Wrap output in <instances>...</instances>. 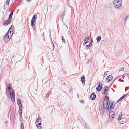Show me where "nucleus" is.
Here are the masks:
<instances>
[{"label": "nucleus", "mask_w": 129, "mask_h": 129, "mask_svg": "<svg viewBox=\"0 0 129 129\" xmlns=\"http://www.w3.org/2000/svg\"><path fill=\"white\" fill-rule=\"evenodd\" d=\"M72 129H73V128H72Z\"/></svg>", "instance_id": "680f3d73"}, {"label": "nucleus", "mask_w": 129, "mask_h": 129, "mask_svg": "<svg viewBox=\"0 0 129 129\" xmlns=\"http://www.w3.org/2000/svg\"><path fill=\"white\" fill-rule=\"evenodd\" d=\"M103 94H105L106 95H107V93L106 91L105 92V91H104V92L103 93Z\"/></svg>", "instance_id": "58836bf2"}, {"label": "nucleus", "mask_w": 129, "mask_h": 129, "mask_svg": "<svg viewBox=\"0 0 129 129\" xmlns=\"http://www.w3.org/2000/svg\"><path fill=\"white\" fill-rule=\"evenodd\" d=\"M10 39V38L9 37L8 33H6L4 37V41L6 43H7L9 41Z\"/></svg>", "instance_id": "7ed1b4c3"}, {"label": "nucleus", "mask_w": 129, "mask_h": 129, "mask_svg": "<svg viewBox=\"0 0 129 129\" xmlns=\"http://www.w3.org/2000/svg\"><path fill=\"white\" fill-rule=\"evenodd\" d=\"M128 16H125V19H125V20H125H125H126L127 19V17H128Z\"/></svg>", "instance_id": "79ce46f5"}, {"label": "nucleus", "mask_w": 129, "mask_h": 129, "mask_svg": "<svg viewBox=\"0 0 129 129\" xmlns=\"http://www.w3.org/2000/svg\"><path fill=\"white\" fill-rule=\"evenodd\" d=\"M8 86V92L10 93V92H11V87L10 86V85L9 84H8L7 85Z\"/></svg>", "instance_id": "9b49d317"}, {"label": "nucleus", "mask_w": 129, "mask_h": 129, "mask_svg": "<svg viewBox=\"0 0 129 129\" xmlns=\"http://www.w3.org/2000/svg\"><path fill=\"white\" fill-rule=\"evenodd\" d=\"M13 30H13V29H12V30H10V29H9L7 33H8V34L9 36V34H10L9 37L10 38L12 36L13 34Z\"/></svg>", "instance_id": "0eeeda50"}, {"label": "nucleus", "mask_w": 129, "mask_h": 129, "mask_svg": "<svg viewBox=\"0 0 129 129\" xmlns=\"http://www.w3.org/2000/svg\"><path fill=\"white\" fill-rule=\"evenodd\" d=\"M81 81L82 83L84 82L85 81V77L84 76H82L81 78Z\"/></svg>", "instance_id": "ddd939ff"}, {"label": "nucleus", "mask_w": 129, "mask_h": 129, "mask_svg": "<svg viewBox=\"0 0 129 129\" xmlns=\"http://www.w3.org/2000/svg\"><path fill=\"white\" fill-rule=\"evenodd\" d=\"M14 29V27L13 26V25H12L9 29H10V30H11L12 29H12Z\"/></svg>", "instance_id": "2f4dec72"}, {"label": "nucleus", "mask_w": 129, "mask_h": 129, "mask_svg": "<svg viewBox=\"0 0 129 129\" xmlns=\"http://www.w3.org/2000/svg\"><path fill=\"white\" fill-rule=\"evenodd\" d=\"M62 73L64 74H66V71L65 70H62Z\"/></svg>", "instance_id": "7c9ffc66"}, {"label": "nucleus", "mask_w": 129, "mask_h": 129, "mask_svg": "<svg viewBox=\"0 0 129 129\" xmlns=\"http://www.w3.org/2000/svg\"><path fill=\"white\" fill-rule=\"evenodd\" d=\"M125 23H124V25H125Z\"/></svg>", "instance_id": "6e6d98bb"}, {"label": "nucleus", "mask_w": 129, "mask_h": 129, "mask_svg": "<svg viewBox=\"0 0 129 129\" xmlns=\"http://www.w3.org/2000/svg\"><path fill=\"white\" fill-rule=\"evenodd\" d=\"M10 34H9V35L10 36Z\"/></svg>", "instance_id": "052dcab7"}, {"label": "nucleus", "mask_w": 129, "mask_h": 129, "mask_svg": "<svg viewBox=\"0 0 129 129\" xmlns=\"http://www.w3.org/2000/svg\"><path fill=\"white\" fill-rule=\"evenodd\" d=\"M121 99H120V98L118 100V101H117V102H119V101H121Z\"/></svg>", "instance_id": "c03bdc74"}, {"label": "nucleus", "mask_w": 129, "mask_h": 129, "mask_svg": "<svg viewBox=\"0 0 129 129\" xmlns=\"http://www.w3.org/2000/svg\"><path fill=\"white\" fill-rule=\"evenodd\" d=\"M86 44H85V43H84L83 45H85Z\"/></svg>", "instance_id": "603ef678"}, {"label": "nucleus", "mask_w": 129, "mask_h": 129, "mask_svg": "<svg viewBox=\"0 0 129 129\" xmlns=\"http://www.w3.org/2000/svg\"><path fill=\"white\" fill-rule=\"evenodd\" d=\"M104 91H105V92L106 91H107L109 88L108 86H105L104 87Z\"/></svg>", "instance_id": "a211bd4d"}, {"label": "nucleus", "mask_w": 129, "mask_h": 129, "mask_svg": "<svg viewBox=\"0 0 129 129\" xmlns=\"http://www.w3.org/2000/svg\"><path fill=\"white\" fill-rule=\"evenodd\" d=\"M127 95V94H124L123 96L120 98V99L121 100L124 99Z\"/></svg>", "instance_id": "b1692460"}, {"label": "nucleus", "mask_w": 129, "mask_h": 129, "mask_svg": "<svg viewBox=\"0 0 129 129\" xmlns=\"http://www.w3.org/2000/svg\"><path fill=\"white\" fill-rule=\"evenodd\" d=\"M119 77H118L117 78H115V79H114V80L113 82H114V81H115V80L116 79H117V78H119Z\"/></svg>", "instance_id": "a18cd8bd"}, {"label": "nucleus", "mask_w": 129, "mask_h": 129, "mask_svg": "<svg viewBox=\"0 0 129 129\" xmlns=\"http://www.w3.org/2000/svg\"><path fill=\"white\" fill-rule=\"evenodd\" d=\"M80 102L81 103H84V101L82 100H81L80 101Z\"/></svg>", "instance_id": "e433bc0d"}, {"label": "nucleus", "mask_w": 129, "mask_h": 129, "mask_svg": "<svg viewBox=\"0 0 129 129\" xmlns=\"http://www.w3.org/2000/svg\"><path fill=\"white\" fill-rule=\"evenodd\" d=\"M37 18V15L36 14L34 15L32 18V20H36Z\"/></svg>", "instance_id": "4be33fe9"}, {"label": "nucleus", "mask_w": 129, "mask_h": 129, "mask_svg": "<svg viewBox=\"0 0 129 129\" xmlns=\"http://www.w3.org/2000/svg\"><path fill=\"white\" fill-rule=\"evenodd\" d=\"M50 35H49V36H50V37H51V32H50Z\"/></svg>", "instance_id": "3c124183"}, {"label": "nucleus", "mask_w": 129, "mask_h": 129, "mask_svg": "<svg viewBox=\"0 0 129 129\" xmlns=\"http://www.w3.org/2000/svg\"><path fill=\"white\" fill-rule=\"evenodd\" d=\"M121 79H119V81H121Z\"/></svg>", "instance_id": "de8ad7c7"}, {"label": "nucleus", "mask_w": 129, "mask_h": 129, "mask_svg": "<svg viewBox=\"0 0 129 129\" xmlns=\"http://www.w3.org/2000/svg\"><path fill=\"white\" fill-rule=\"evenodd\" d=\"M71 91L70 90L69 91V92L70 93L71 92Z\"/></svg>", "instance_id": "09e8293b"}, {"label": "nucleus", "mask_w": 129, "mask_h": 129, "mask_svg": "<svg viewBox=\"0 0 129 129\" xmlns=\"http://www.w3.org/2000/svg\"><path fill=\"white\" fill-rule=\"evenodd\" d=\"M105 98L104 99V100H103V104H104V102H105Z\"/></svg>", "instance_id": "37998d69"}, {"label": "nucleus", "mask_w": 129, "mask_h": 129, "mask_svg": "<svg viewBox=\"0 0 129 129\" xmlns=\"http://www.w3.org/2000/svg\"><path fill=\"white\" fill-rule=\"evenodd\" d=\"M90 37H91V35H90V36L89 37H88L87 38H86V39H87L88 40H89L90 39Z\"/></svg>", "instance_id": "ea45409f"}, {"label": "nucleus", "mask_w": 129, "mask_h": 129, "mask_svg": "<svg viewBox=\"0 0 129 129\" xmlns=\"http://www.w3.org/2000/svg\"><path fill=\"white\" fill-rule=\"evenodd\" d=\"M10 95L11 100L13 102H14L15 100V95L14 92L13 91H12Z\"/></svg>", "instance_id": "20e7f679"}, {"label": "nucleus", "mask_w": 129, "mask_h": 129, "mask_svg": "<svg viewBox=\"0 0 129 129\" xmlns=\"http://www.w3.org/2000/svg\"><path fill=\"white\" fill-rule=\"evenodd\" d=\"M118 119L119 120H121L122 119V115L121 114H120L119 115L118 117Z\"/></svg>", "instance_id": "5701e85b"}, {"label": "nucleus", "mask_w": 129, "mask_h": 129, "mask_svg": "<svg viewBox=\"0 0 129 129\" xmlns=\"http://www.w3.org/2000/svg\"><path fill=\"white\" fill-rule=\"evenodd\" d=\"M90 98L91 99L94 100L96 98V95L95 93H92L90 96Z\"/></svg>", "instance_id": "6e6552de"}, {"label": "nucleus", "mask_w": 129, "mask_h": 129, "mask_svg": "<svg viewBox=\"0 0 129 129\" xmlns=\"http://www.w3.org/2000/svg\"><path fill=\"white\" fill-rule=\"evenodd\" d=\"M111 80H110V78H106V82L108 83Z\"/></svg>", "instance_id": "412c9836"}, {"label": "nucleus", "mask_w": 129, "mask_h": 129, "mask_svg": "<svg viewBox=\"0 0 129 129\" xmlns=\"http://www.w3.org/2000/svg\"><path fill=\"white\" fill-rule=\"evenodd\" d=\"M50 38H51V41L52 42V44L53 46V48H54V43H53V42H52V39H51V37H50Z\"/></svg>", "instance_id": "473e14b6"}, {"label": "nucleus", "mask_w": 129, "mask_h": 129, "mask_svg": "<svg viewBox=\"0 0 129 129\" xmlns=\"http://www.w3.org/2000/svg\"><path fill=\"white\" fill-rule=\"evenodd\" d=\"M11 20L8 19L7 21H5L3 23V25H8V24H9L10 22V21Z\"/></svg>", "instance_id": "9d476101"}, {"label": "nucleus", "mask_w": 129, "mask_h": 129, "mask_svg": "<svg viewBox=\"0 0 129 129\" xmlns=\"http://www.w3.org/2000/svg\"><path fill=\"white\" fill-rule=\"evenodd\" d=\"M81 119V120H80L81 123L84 125V124H85V125H86L85 123L84 122V121L82 119V118H81V119Z\"/></svg>", "instance_id": "aec40b11"}, {"label": "nucleus", "mask_w": 129, "mask_h": 129, "mask_svg": "<svg viewBox=\"0 0 129 129\" xmlns=\"http://www.w3.org/2000/svg\"><path fill=\"white\" fill-rule=\"evenodd\" d=\"M21 129H24V126L23 123H22L21 124Z\"/></svg>", "instance_id": "c756f323"}, {"label": "nucleus", "mask_w": 129, "mask_h": 129, "mask_svg": "<svg viewBox=\"0 0 129 129\" xmlns=\"http://www.w3.org/2000/svg\"><path fill=\"white\" fill-rule=\"evenodd\" d=\"M61 39L62 40V41L63 42L65 43V41L64 39L63 36H62Z\"/></svg>", "instance_id": "c85d7f7f"}, {"label": "nucleus", "mask_w": 129, "mask_h": 129, "mask_svg": "<svg viewBox=\"0 0 129 129\" xmlns=\"http://www.w3.org/2000/svg\"><path fill=\"white\" fill-rule=\"evenodd\" d=\"M126 90H125V91H126Z\"/></svg>", "instance_id": "bf43d9fd"}, {"label": "nucleus", "mask_w": 129, "mask_h": 129, "mask_svg": "<svg viewBox=\"0 0 129 129\" xmlns=\"http://www.w3.org/2000/svg\"><path fill=\"white\" fill-rule=\"evenodd\" d=\"M36 20H32L31 21V25L33 26H34L35 25V23L36 22Z\"/></svg>", "instance_id": "dca6fc26"}, {"label": "nucleus", "mask_w": 129, "mask_h": 129, "mask_svg": "<svg viewBox=\"0 0 129 129\" xmlns=\"http://www.w3.org/2000/svg\"><path fill=\"white\" fill-rule=\"evenodd\" d=\"M122 0H114L113 4L114 7L117 9H119L121 5Z\"/></svg>", "instance_id": "f257e3e1"}, {"label": "nucleus", "mask_w": 129, "mask_h": 129, "mask_svg": "<svg viewBox=\"0 0 129 129\" xmlns=\"http://www.w3.org/2000/svg\"><path fill=\"white\" fill-rule=\"evenodd\" d=\"M19 113H22V105H21V106H19Z\"/></svg>", "instance_id": "4468645a"}, {"label": "nucleus", "mask_w": 129, "mask_h": 129, "mask_svg": "<svg viewBox=\"0 0 129 129\" xmlns=\"http://www.w3.org/2000/svg\"><path fill=\"white\" fill-rule=\"evenodd\" d=\"M41 119L39 118H38L36 122V124L38 129H41Z\"/></svg>", "instance_id": "f03ea898"}, {"label": "nucleus", "mask_w": 129, "mask_h": 129, "mask_svg": "<svg viewBox=\"0 0 129 129\" xmlns=\"http://www.w3.org/2000/svg\"><path fill=\"white\" fill-rule=\"evenodd\" d=\"M81 118H82L80 116H78V119L79 120H81V119H81Z\"/></svg>", "instance_id": "4c0bfd02"}, {"label": "nucleus", "mask_w": 129, "mask_h": 129, "mask_svg": "<svg viewBox=\"0 0 129 129\" xmlns=\"http://www.w3.org/2000/svg\"><path fill=\"white\" fill-rule=\"evenodd\" d=\"M68 88V89H69V90H70V88Z\"/></svg>", "instance_id": "4d7b16f0"}, {"label": "nucleus", "mask_w": 129, "mask_h": 129, "mask_svg": "<svg viewBox=\"0 0 129 129\" xmlns=\"http://www.w3.org/2000/svg\"><path fill=\"white\" fill-rule=\"evenodd\" d=\"M107 74L106 73H105L104 74V75L105 76H106L107 75Z\"/></svg>", "instance_id": "49530a36"}, {"label": "nucleus", "mask_w": 129, "mask_h": 129, "mask_svg": "<svg viewBox=\"0 0 129 129\" xmlns=\"http://www.w3.org/2000/svg\"><path fill=\"white\" fill-rule=\"evenodd\" d=\"M91 46L89 45H88L86 46H85V48L86 49H90V48H89V47H90Z\"/></svg>", "instance_id": "a878e982"}, {"label": "nucleus", "mask_w": 129, "mask_h": 129, "mask_svg": "<svg viewBox=\"0 0 129 129\" xmlns=\"http://www.w3.org/2000/svg\"><path fill=\"white\" fill-rule=\"evenodd\" d=\"M110 104V103L109 104L108 107V110H109V111H110L112 109H113L114 107V106L115 105V104H114V106H113V102L112 103H111L110 106V107H109V104Z\"/></svg>", "instance_id": "423d86ee"}, {"label": "nucleus", "mask_w": 129, "mask_h": 129, "mask_svg": "<svg viewBox=\"0 0 129 129\" xmlns=\"http://www.w3.org/2000/svg\"><path fill=\"white\" fill-rule=\"evenodd\" d=\"M124 67H122L121 68V70L122 71H123L124 70Z\"/></svg>", "instance_id": "a19ab883"}, {"label": "nucleus", "mask_w": 129, "mask_h": 129, "mask_svg": "<svg viewBox=\"0 0 129 129\" xmlns=\"http://www.w3.org/2000/svg\"><path fill=\"white\" fill-rule=\"evenodd\" d=\"M64 15H65V13H63L62 14V15H61V16L62 18H64Z\"/></svg>", "instance_id": "c9c22d12"}, {"label": "nucleus", "mask_w": 129, "mask_h": 129, "mask_svg": "<svg viewBox=\"0 0 129 129\" xmlns=\"http://www.w3.org/2000/svg\"><path fill=\"white\" fill-rule=\"evenodd\" d=\"M17 103L19 105V106H21V105H22V104H21V101L19 99H18Z\"/></svg>", "instance_id": "6ab92c4d"}, {"label": "nucleus", "mask_w": 129, "mask_h": 129, "mask_svg": "<svg viewBox=\"0 0 129 129\" xmlns=\"http://www.w3.org/2000/svg\"><path fill=\"white\" fill-rule=\"evenodd\" d=\"M64 91L65 92V93H66L67 94V95H68V94H67V93H66V92Z\"/></svg>", "instance_id": "864d4df0"}, {"label": "nucleus", "mask_w": 129, "mask_h": 129, "mask_svg": "<svg viewBox=\"0 0 129 129\" xmlns=\"http://www.w3.org/2000/svg\"><path fill=\"white\" fill-rule=\"evenodd\" d=\"M113 76L111 75H109L107 76V78H110V80H111L113 79Z\"/></svg>", "instance_id": "393cba45"}, {"label": "nucleus", "mask_w": 129, "mask_h": 129, "mask_svg": "<svg viewBox=\"0 0 129 129\" xmlns=\"http://www.w3.org/2000/svg\"><path fill=\"white\" fill-rule=\"evenodd\" d=\"M92 38H91V42H90L89 45L90 46H91L92 45V42H93Z\"/></svg>", "instance_id": "bb28decb"}, {"label": "nucleus", "mask_w": 129, "mask_h": 129, "mask_svg": "<svg viewBox=\"0 0 129 129\" xmlns=\"http://www.w3.org/2000/svg\"><path fill=\"white\" fill-rule=\"evenodd\" d=\"M123 123H121V124H123Z\"/></svg>", "instance_id": "13d9d810"}, {"label": "nucleus", "mask_w": 129, "mask_h": 129, "mask_svg": "<svg viewBox=\"0 0 129 129\" xmlns=\"http://www.w3.org/2000/svg\"><path fill=\"white\" fill-rule=\"evenodd\" d=\"M109 98L108 97L107 99V100H106V102H107V103H108V102H109Z\"/></svg>", "instance_id": "f704fd0d"}, {"label": "nucleus", "mask_w": 129, "mask_h": 129, "mask_svg": "<svg viewBox=\"0 0 129 129\" xmlns=\"http://www.w3.org/2000/svg\"><path fill=\"white\" fill-rule=\"evenodd\" d=\"M109 116L110 119H112L114 116V113H109Z\"/></svg>", "instance_id": "1a4fd4ad"}, {"label": "nucleus", "mask_w": 129, "mask_h": 129, "mask_svg": "<svg viewBox=\"0 0 129 129\" xmlns=\"http://www.w3.org/2000/svg\"><path fill=\"white\" fill-rule=\"evenodd\" d=\"M77 95H78V97H79V95H78V94H77Z\"/></svg>", "instance_id": "5fc2aeb1"}, {"label": "nucleus", "mask_w": 129, "mask_h": 129, "mask_svg": "<svg viewBox=\"0 0 129 129\" xmlns=\"http://www.w3.org/2000/svg\"><path fill=\"white\" fill-rule=\"evenodd\" d=\"M101 39V37L100 36H99L96 38V40L98 42H99Z\"/></svg>", "instance_id": "f3484780"}, {"label": "nucleus", "mask_w": 129, "mask_h": 129, "mask_svg": "<svg viewBox=\"0 0 129 129\" xmlns=\"http://www.w3.org/2000/svg\"><path fill=\"white\" fill-rule=\"evenodd\" d=\"M108 103H106V105L105 106V105L104 104H103V108L105 109H108V107L109 104H108Z\"/></svg>", "instance_id": "2eb2a0df"}, {"label": "nucleus", "mask_w": 129, "mask_h": 129, "mask_svg": "<svg viewBox=\"0 0 129 129\" xmlns=\"http://www.w3.org/2000/svg\"><path fill=\"white\" fill-rule=\"evenodd\" d=\"M113 112V111H111V112H110L109 113H111L112 112Z\"/></svg>", "instance_id": "8fccbe9b"}, {"label": "nucleus", "mask_w": 129, "mask_h": 129, "mask_svg": "<svg viewBox=\"0 0 129 129\" xmlns=\"http://www.w3.org/2000/svg\"><path fill=\"white\" fill-rule=\"evenodd\" d=\"M10 0H7L6 4L7 6H8Z\"/></svg>", "instance_id": "cd10ccee"}, {"label": "nucleus", "mask_w": 129, "mask_h": 129, "mask_svg": "<svg viewBox=\"0 0 129 129\" xmlns=\"http://www.w3.org/2000/svg\"><path fill=\"white\" fill-rule=\"evenodd\" d=\"M84 40L85 41L84 43H85V44H87V43L89 42V41H88L86 40L85 39H84Z\"/></svg>", "instance_id": "72a5a7b5"}, {"label": "nucleus", "mask_w": 129, "mask_h": 129, "mask_svg": "<svg viewBox=\"0 0 129 129\" xmlns=\"http://www.w3.org/2000/svg\"><path fill=\"white\" fill-rule=\"evenodd\" d=\"M14 10H13V11L11 12L9 16L8 19L11 20L12 18V17L13 14V12Z\"/></svg>", "instance_id": "f8f14e48"}, {"label": "nucleus", "mask_w": 129, "mask_h": 129, "mask_svg": "<svg viewBox=\"0 0 129 129\" xmlns=\"http://www.w3.org/2000/svg\"><path fill=\"white\" fill-rule=\"evenodd\" d=\"M98 86L96 88V90L98 92L100 91L102 88V84L100 82H99L98 84Z\"/></svg>", "instance_id": "39448f33"}]
</instances>
